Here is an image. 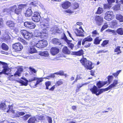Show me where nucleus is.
Here are the masks:
<instances>
[{"label": "nucleus", "mask_w": 123, "mask_h": 123, "mask_svg": "<svg viewBox=\"0 0 123 123\" xmlns=\"http://www.w3.org/2000/svg\"><path fill=\"white\" fill-rule=\"evenodd\" d=\"M34 38L37 40L38 42V44L37 46L39 48H43L47 46V42L46 40L42 39L43 38V36H39L38 35H35Z\"/></svg>", "instance_id": "obj_1"}, {"label": "nucleus", "mask_w": 123, "mask_h": 123, "mask_svg": "<svg viewBox=\"0 0 123 123\" xmlns=\"http://www.w3.org/2000/svg\"><path fill=\"white\" fill-rule=\"evenodd\" d=\"M80 62L84 67L86 69L91 70L92 69L93 67L92 66V63L89 60H87L84 58L81 59Z\"/></svg>", "instance_id": "obj_2"}, {"label": "nucleus", "mask_w": 123, "mask_h": 123, "mask_svg": "<svg viewBox=\"0 0 123 123\" xmlns=\"http://www.w3.org/2000/svg\"><path fill=\"white\" fill-rule=\"evenodd\" d=\"M12 108L13 106L12 105H9L7 107L5 104L1 103L0 105V108L2 110L7 113L11 112L12 114H15L16 113L15 111L13 110Z\"/></svg>", "instance_id": "obj_3"}, {"label": "nucleus", "mask_w": 123, "mask_h": 123, "mask_svg": "<svg viewBox=\"0 0 123 123\" xmlns=\"http://www.w3.org/2000/svg\"><path fill=\"white\" fill-rule=\"evenodd\" d=\"M92 38L90 36L84 38L82 42V44L86 48H88L90 47L91 43L90 42L92 41Z\"/></svg>", "instance_id": "obj_4"}, {"label": "nucleus", "mask_w": 123, "mask_h": 123, "mask_svg": "<svg viewBox=\"0 0 123 123\" xmlns=\"http://www.w3.org/2000/svg\"><path fill=\"white\" fill-rule=\"evenodd\" d=\"M2 64L3 65V69L2 72L7 75H9L11 74V70L9 68L7 64L5 62L0 61V65Z\"/></svg>", "instance_id": "obj_5"}, {"label": "nucleus", "mask_w": 123, "mask_h": 123, "mask_svg": "<svg viewBox=\"0 0 123 123\" xmlns=\"http://www.w3.org/2000/svg\"><path fill=\"white\" fill-rule=\"evenodd\" d=\"M21 78L24 80H15L14 79H9L13 81L14 80L17 81L18 82L20 83L21 84V86H27L28 84V83L29 82L28 80H27L26 78L24 77H22Z\"/></svg>", "instance_id": "obj_6"}, {"label": "nucleus", "mask_w": 123, "mask_h": 123, "mask_svg": "<svg viewBox=\"0 0 123 123\" xmlns=\"http://www.w3.org/2000/svg\"><path fill=\"white\" fill-rule=\"evenodd\" d=\"M62 39H63L67 43L68 47L73 50L74 48V44L71 43V41L68 39L65 35L64 34V36Z\"/></svg>", "instance_id": "obj_7"}, {"label": "nucleus", "mask_w": 123, "mask_h": 123, "mask_svg": "<svg viewBox=\"0 0 123 123\" xmlns=\"http://www.w3.org/2000/svg\"><path fill=\"white\" fill-rule=\"evenodd\" d=\"M106 31L108 32H111L114 35H116L117 33L118 34L122 35H123V30L122 28H119L116 31L110 29H108L106 30Z\"/></svg>", "instance_id": "obj_8"}, {"label": "nucleus", "mask_w": 123, "mask_h": 123, "mask_svg": "<svg viewBox=\"0 0 123 123\" xmlns=\"http://www.w3.org/2000/svg\"><path fill=\"white\" fill-rule=\"evenodd\" d=\"M12 47L15 50L18 51L21 50L23 48L22 45L19 43H15L13 44Z\"/></svg>", "instance_id": "obj_9"}, {"label": "nucleus", "mask_w": 123, "mask_h": 123, "mask_svg": "<svg viewBox=\"0 0 123 123\" xmlns=\"http://www.w3.org/2000/svg\"><path fill=\"white\" fill-rule=\"evenodd\" d=\"M24 25L26 27L31 29L34 28L36 26L35 25L31 22H25Z\"/></svg>", "instance_id": "obj_10"}, {"label": "nucleus", "mask_w": 123, "mask_h": 123, "mask_svg": "<svg viewBox=\"0 0 123 123\" xmlns=\"http://www.w3.org/2000/svg\"><path fill=\"white\" fill-rule=\"evenodd\" d=\"M45 20L43 22H41L40 23V26L41 27L44 28H48L49 23V19L46 20L45 19Z\"/></svg>", "instance_id": "obj_11"}, {"label": "nucleus", "mask_w": 123, "mask_h": 123, "mask_svg": "<svg viewBox=\"0 0 123 123\" xmlns=\"http://www.w3.org/2000/svg\"><path fill=\"white\" fill-rule=\"evenodd\" d=\"M95 21L97 24L98 25H100L103 22V18L99 16H96L95 18Z\"/></svg>", "instance_id": "obj_12"}, {"label": "nucleus", "mask_w": 123, "mask_h": 123, "mask_svg": "<svg viewBox=\"0 0 123 123\" xmlns=\"http://www.w3.org/2000/svg\"><path fill=\"white\" fill-rule=\"evenodd\" d=\"M59 51V49L56 47H53L50 49L51 53L53 55H55L58 53Z\"/></svg>", "instance_id": "obj_13"}, {"label": "nucleus", "mask_w": 123, "mask_h": 123, "mask_svg": "<svg viewBox=\"0 0 123 123\" xmlns=\"http://www.w3.org/2000/svg\"><path fill=\"white\" fill-rule=\"evenodd\" d=\"M71 5V3L69 1H67L62 3L61 5V6L64 9H66L68 8Z\"/></svg>", "instance_id": "obj_14"}, {"label": "nucleus", "mask_w": 123, "mask_h": 123, "mask_svg": "<svg viewBox=\"0 0 123 123\" xmlns=\"http://www.w3.org/2000/svg\"><path fill=\"white\" fill-rule=\"evenodd\" d=\"M74 32L77 36L82 37H84V35L82 33V31L79 30L78 29L76 28Z\"/></svg>", "instance_id": "obj_15"}, {"label": "nucleus", "mask_w": 123, "mask_h": 123, "mask_svg": "<svg viewBox=\"0 0 123 123\" xmlns=\"http://www.w3.org/2000/svg\"><path fill=\"white\" fill-rule=\"evenodd\" d=\"M83 51L82 49H81L77 52L72 51L71 54L72 55H76L77 56H80L83 55Z\"/></svg>", "instance_id": "obj_16"}, {"label": "nucleus", "mask_w": 123, "mask_h": 123, "mask_svg": "<svg viewBox=\"0 0 123 123\" xmlns=\"http://www.w3.org/2000/svg\"><path fill=\"white\" fill-rule=\"evenodd\" d=\"M12 9L15 10L14 12L17 15H18L21 13V11L18 8H17L16 5H14L11 7Z\"/></svg>", "instance_id": "obj_17"}, {"label": "nucleus", "mask_w": 123, "mask_h": 123, "mask_svg": "<svg viewBox=\"0 0 123 123\" xmlns=\"http://www.w3.org/2000/svg\"><path fill=\"white\" fill-rule=\"evenodd\" d=\"M23 71V69L21 67H19L17 69V70L16 72L14 74V75L15 76H20V75L21 72Z\"/></svg>", "instance_id": "obj_18"}, {"label": "nucleus", "mask_w": 123, "mask_h": 123, "mask_svg": "<svg viewBox=\"0 0 123 123\" xmlns=\"http://www.w3.org/2000/svg\"><path fill=\"white\" fill-rule=\"evenodd\" d=\"M89 83V82H87L85 83H82L81 84L80 83H78L77 84V88L76 89V91L77 92L79 91L80 88L83 86L85 85H86Z\"/></svg>", "instance_id": "obj_19"}, {"label": "nucleus", "mask_w": 123, "mask_h": 123, "mask_svg": "<svg viewBox=\"0 0 123 123\" xmlns=\"http://www.w3.org/2000/svg\"><path fill=\"white\" fill-rule=\"evenodd\" d=\"M47 30L46 29H44L42 32L40 33L38 32V34L36 35L39 36H43V37L44 36H46L47 33Z\"/></svg>", "instance_id": "obj_20"}, {"label": "nucleus", "mask_w": 123, "mask_h": 123, "mask_svg": "<svg viewBox=\"0 0 123 123\" xmlns=\"http://www.w3.org/2000/svg\"><path fill=\"white\" fill-rule=\"evenodd\" d=\"M62 52L65 54H69L71 53V51L67 46H65L63 48Z\"/></svg>", "instance_id": "obj_21"}, {"label": "nucleus", "mask_w": 123, "mask_h": 123, "mask_svg": "<svg viewBox=\"0 0 123 123\" xmlns=\"http://www.w3.org/2000/svg\"><path fill=\"white\" fill-rule=\"evenodd\" d=\"M53 43L58 45H61L62 44L60 40L56 38H54L52 40Z\"/></svg>", "instance_id": "obj_22"}, {"label": "nucleus", "mask_w": 123, "mask_h": 123, "mask_svg": "<svg viewBox=\"0 0 123 123\" xmlns=\"http://www.w3.org/2000/svg\"><path fill=\"white\" fill-rule=\"evenodd\" d=\"M37 51V50L34 47H31L29 48L28 50V52L31 54L35 53Z\"/></svg>", "instance_id": "obj_23"}, {"label": "nucleus", "mask_w": 123, "mask_h": 123, "mask_svg": "<svg viewBox=\"0 0 123 123\" xmlns=\"http://www.w3.org/2000/svg\"><path fill=\"white\" fill-rule=\"evenodd\" d=\"M90 90L92 94H95L96 95L98 91L97 87L95 86H94L92 88L90 89Z\"/></svg>", "instance_id": "obj_24"}, {"label": "nucleus", "mask_w": 123, "mask_h": 123, "mask_svg": "<svg viewBox=\"0 0 123 123\" xmlns=\"http://www.w3.org/2000/svg\"><path fill=\"white\" fill-rule=\"evenodd\" d=\"M107 83V82H102L100 81H98L97 84L99 88H100Z\"/></svg>", "instance_id": "obj_25"}, {"label": "nucleus", "mask_w": 123, "mask_h": 123, "mask_svg": "<svg viewBox=\"0 0 123 123\" xmlns=\"http://www.w3.org/2000/svg\"><path fill=\"white\" fill-rule=\"evenodd\" d=\"M39 54L41 56H43L45 57H48L49 55V53L47 51H40L39 52Z\"/></svg>", "instance_id": "obj_26"}, {"label": "nucleus", "mask_w": 123, "mask_h": 123, "mask_svg": "<svg viewBox=\"0 0 123 123\" xmlns=\"http://www.w3.org/2000/svg\"><path fill=\"white\" fill-rule=\"evenodd\" d=\"M7 25L10 27H13L14 26L15 24L14 22L11 20H8L6 23Z\"/></svg>", "instance_id": "obj_27"}, {"label": "nucleus", "mask_w": 123, "mask_h": 123, "mask_svg": "<svg viewBox=\"0 0 123 123\" xmlns=\"http://www.w3.org/2000/svg\"><path fill=\"white\" fill-rule=\"evenodd\" d=\"M41 16H33L31 18L32 20L35 22L40 21Z\"/></svg>", "instance_id": "obj_28"}, {"label": "nucleus", "mask_w": 123, "mask_h": 123, "mask_svg": "<svg viewBox=\"0 0 123 123\" xmlns=\"http://www.w3.org/2000/svg\"><path fill=\"white\" fill-rule=\"evenodd\" d=\"M25 13V15H31L32 13V12L31 10V7H29Z\"/></svg>", "instance_id": "obj_29"}, {"label": "nucleus", "mask_w": 123, "mask_h": 123, "mask_svg": "<svg viewBox=\"0 0 123 123\" xmlns=\"http://www.w3.org/2000/svg\"><path fill=\"white\" fill-rule=\"evenodd\" d=\"M37 42H36L35 40H32L30 43V44L31 45V47H34L35 46H36L37 48H38V46H37V44H38Z\"/></svg>", "instance_id": "obj_30"}, {"label": "nucleus", "mask_w": 123, "mask_h": 123, "mask_svg": "<svg viewBox=\"0 0 123 123\" xmlns=\"http://www.w3.org/2000/svg\"><path fill=\"white\" fill-rule=\"evenodd\" d=\"M118 84V80H114L113 81V83L110 85V87L112 88L116 87V85Z\"/></svg>", "instance_id": "obj_31"}, {"label": "nucleus", "mask_w": 123, "mask_h": 123, "mask_svg": "<svg viewBox=\"0 0 123 123\" xmlns=\"http://www.w3.org/2000/svg\"><path fill=\"white\" fill-rule=\"evenodd\" d=\"M27 6V4H19L18 6V8L20 9V10L22 11V10L24 8Z\"/></svg>", "instance_id": "obj_32"}, {"label": "nucleus", "mask_w": 123, "mask_h": 123, "mask_svg": "<svg viewBox=\"0 0 123 123\" xmlns=\"http://www.w3.org/2000/svg\"><path fill=\"white\" fill-rule=\"evenodd\" d=\"M46 116V115H40L37 116V119L39 120H44Z\"/></svg>", "instance_id": "obj_33"}, {"label": "nucleus", "mask_w": 123, "mask_h": 123, "mask_svg": "<svg viewBox=\"0 0 123 123\" xmlns=\"http://www.w3.org/2000/svg\"><path fill=\"white\" fill-rule=\"evenodd\" d=\"M27 33H27V35H25V36L24 37L25 39H27L28 40H29L31 38L32 36V34L31 33H30L28 31Z\"/></svg>", "instance_id": "obj_34"}, {"label": "nucleus", "mask_w": 123, "mask_h": 123, "mask_svg": "<svg viewBox=\"0 0 123 123\" xmlns=\"http://www.w3.org/2000/svg\"><path fill=\"white\" fill-rule=\"evenodd\" d=\"M27 33H27V35H25V36L24 37L25 39H27L28 40H29L31 38L32 36V34L31 33H30L28 31Z\"/></svg>", "instance_id": "obj_35"}, {"label": "nucleus", "mask_w": 123, "mask_h": 123, "mask_svg": "<svg viewBox=\"0 0 123 123\" xmlns=\"http://www.w3.org/2000/svg\"><path fill=\"white\" fill-rule=\"evenodd\" d=\"M3 39L6 41L8 40L10 37L7 33L5 34L3 36Z\"/></svg>", "instance_id": "obj_36"}, {"label": "nucleus", "mask_w": 123, "mask_h": 123, "mask_svg": "<svg viewBox=\"0 0 123 123\" xmlns=\"http://www.w3.org/2000/svg\"><path fill=\"white\" fill-rule=\"evenodd\" d=\"M37 80L36 84H35L34 86H35L34 87H36V86L37 85L39 84L40 83L42 82L43 80L42 78H37Z\"/></svg>", "instance_id": "obj_37"}, {"label": "nucleus", "mask_w": 123, "mask_h": 123, "mask_svg": "<svg viewBox=\"0 0 123 123\" xmlns=\"http://www.w3.org/2000/svg\"><path fill=\"white\" fill-rule=\"evenodd\" d=\"M1 46L2 49L5 50H7L8 49V46L4 43H3L2 44Z\"/></svg>", "instance_id": "obj_38"}, {"label": "nucleus", "mask_w": 123, "mask_h": 123, "mask_svg": "<svg viewBox=\"0 0 123 123\" xmlns=\"http://www.w3.org/2000/svg\"><path fill=\"white\" fill-rule=\"evenodd\" d=\"M120 48L119 46H117L114 50V52L117 53L116 54H118L121 53V51Z\"/></svg>", "instance_id": "obj_39"}, {"label": "nucleus", "mask_w": 123, "mask_h": 123, "mask_svg": "<svg viewBox=\"0 0 123 123\" xmlns=\"http://www.w3.org/2000/svg\"><path fill=\"white\" fill-rule=\"evenodd\" d=\"M114 16H105V18L108 21H110L114 18Z\"/></svg>", "instance_id": "obj_40"}, {"label": "nucleus", "mask_w": 123, "mask_h": 123, "mask_svg": "<svg viewBox=\"0 0 123 123\" xmlns=\"http://www.w3.org/2000/svg\"><path fill=\"white\" fill-rule=\"evenodd\" d=\"M36 120H37L35 117H32L30 118L28 121L29 123H34Z\"/></svg>", "instance_id": "obj_41"}, {"label": "nucleus", "mask_w": 123, "mask_h": 123, "mask_svg": "<svg viewBox=\"0 0 123 123\" xmlns=\"http://www.w3.org/2000/svg\"><path fill=\"white\" fill-rule=\"evenodd\" d=\"M101 40V39H99L98 37H97L94 40V43L97 44H99Z\"/></svg>", "instance_id": "obj_42"}, {"label": "nucleus", "mask_w": 123, "mask_h": 123, "mask_svg": "<svg viewBox=\"0 0 123 123\" xmlns=\"http://www.w3.org/2000/svg\"><path fill=\"white\" fill-rule=\"evenodd\" d=\"M116 18L120 22H123V16H116Z\"/></svg>", "instance_id": "obj_43"}, {"label": "nucleus", "mask_w": 123, "mask_h": 123, "mask_svg": "<svg viewBox=\"0 0 123 123\" xmlns=\"http://www.w3.org/2000/svg\"><path fill=\"white\" fill-rule=\"evenodd\" d=\"M51 82L49 81H47L45 82V85L46 86V89H49V86H50L51 84Z\"/></svg>", "instance_id": "obj_44"}, {"label": "nucleus", "mask_w": 123, "mask_h": 123, "mask_svg": "<svg viewBox=\"0 0 123 123\" xmlns=\"http://www.w3.org/2000/svg\"><path fill=\"white\" fill-rule=\"evenodd\" d=\"M18 39L24 45H27V43L24 40L21 38H19Z\"/></svg>", "instance_id": "obj_45"}, {"label": "nucleus", "mask_w": 123, "mask_h": 123, "mask_svg": "<svg viewBox=\"0 0 123 123\" xmlns=\"http://www.w3.org/2000/svg\"><path fill=\"white\" fill-rule=\"evenodd\" d=\"M79 6L78 4L76 2L74 3L72 6V7L74 9H75L77 8Z\"/></svg>", "instance_id": "obj_46"}, {"label": "nucleus", "mask_w": 123, "mask_h": 123, "mask_svg": "<svg viewBox=\"0 0 123 123\" xmlns=\"http://www.w3.org/2000/svg\"><path fill=\"white\" fill-rule=\"evenodd\" d=\"M46 118H47L48 123H52V118L51 117L46 115Z\"/></svg>", "instance_id": "obj_47"}, {"label": "nucleus", "mask_w": 123, "mask_h": 123, "mask_svg": "<svg viewBox=\"0 0 123 123\" xmlns=\"http://www.w3.org/2000/svg\"><path fill=\"white\" fill-rule=\"evenodd\" d=\"M114 9L115 11H117L120 9V5L117 4L115 5L114 7Z\"/></svg>", "instance_id": "obj_48"}, {"label": "nucleus", "mask_w": 123, "mask_h": 123, "mask_svg": "<svg viewBox=\"0 0 123 123\" xmlns=\"http://www.w3.org/2000/svg\"><path fill=\"white\" fill-rule=\"evenodd\" d=\"M106 23H105V24H106ZM108 27V25L106 24H105L102 26L101 29V31L102 32V31L104 30L105 29H106Z\"/></svg>", "instance_id": "obj_49"}, {"label": "nucleus", "mask_w": 123, "mask_h": 123, "mask_svg": "<svg viewBox=\"0 0 123 123\" xmlns=\"http://www.w3.org/2000/svg\"><path fill=\"white\" fill-rule=\"evenodd\" d=\"M28 31L25 30H22L20 31V33L24 37L26 34H27Z\"/></svg>", "instance_id": "obj_50"}, {"label": "nucleus", "mask_w": 123, "mask_h": 123, "mask_svg": "<svg viewBox=\"0 0 123 123\" xmlns=\"http://www.w3.org/2000/svg\"><path fill=\"white\" fill-rule=\"evenodd\" d=\"M82 75L81 74L78 75L77 76V77L75 80L74 81V82H76L78 80L81 79L82 78Z\"/></svg>", "instance_id": "obj_51"}, {"label": "nucleus", "mask_w": 123, "mask_h": 123, "mask_svg": "<svg viewBox=\"0 0 123 123\" xmlns=\"http://www.w3.org/2000/svg\"><path fill=\"white\" fill-rule=\"evenodd\" d=\"M102 9L101 7H99L98 9L97 12H96V13L100 14L102 13Z\"/></svg>", "instance_id": "obj_52"}, {"label": "nucleus", "mask_w": 123, "mask_h": 123, "mask_svg": "<svg viewBox=\"0 0 123 123\" xmlns=\"http://www.w3.org/2000/svg\"><path fill=\"white\" fill-rule=\"evenodd\" d=\"M31 115H27L24 117H23L22 119L24 120H26L28 119V118Z\"/></svg>", "instance_id": "obj_53"}, {"label": "nucleus", "mask_w": 123, "mask_h": 123, "mask_svg": "<svg viewBox=\"0 0 123 123\" xmlns=\"http://www.w3.org/2000/svg\"><path fill=\"white\" fill-rule=\"evenodd\" d=\"M104 92V91L103 89H101L100 90L98 89V93H97V94H96V95L97 96H98L103 93Z\"/></svg>", "instance_id": "obj_54"}, {"label": "nucleus", "mask_w": 123, "mask_h": 123, "mask_svg": "<svg viewBox=\"0 0 123 123\" xmlns=\"http://www.w3.org/2000/svg\"><path fill=\"white\" fill-rule=\"evenodd\" d=\"M112 76H109L108 77V80L109 83H110L113 79Z\"/></svg>", "instance_id": "obj_55"}, {"label": "nucleus", "mask_w": 123, "mask_h": 123, "mask_svg": "<svg viewBox=\"0 0 123 123\" xmlns=\"http://www.w3.org/2000/svg\"><path fill=\"white\" fill-rule=\"evenodd\" d=\"M111 5H109L108 3L107 4H105L104 5V7L105 9H108L111 7Z\"/></svg>", "instance_id": "obj_56"}, {"label": "nucleus", "mask_w": 123, "mask_h": 123, "mask_svg": "<svg viewBox=\"0 0 123 123\" xmlns=\"http://www.w3.org/2000/svg\"><path fill=\"white\" fill-rule=\"evenodd\" d=\"M63 83L62 81L61 80H60L57 81L55 85L57 86H59Z\"/></svg>", "instance_id": "obj_57"}, {"label": "nucleus", "mask_w": 123, "mask_h": 123, "mask_svg": "<svg viewBox=\"0 0 123 123\" xmlns=\"http://www.w3.org/2000/svg\"><path fill=\"white\" fill-rule=\"evenodd\" d=\"M121 70H119L117 71L116 73H113V76L115 77H117L118 75V74L119 73L121 72Z\"/></svg>", "instance_id": "obj_58"}, {"label": "nucleus", "mask_w": 123, "mask_h": 123, "mask_svg": "<svg viewBox=\"0 0 123 123\" xmlns=\"http://www.w3.org/2000/svg\"><path fill=\"white\" fill-rule=\"evenodd\" d=\"M3 20L1 18H0V27L1 28L4 27Z\"/></svg>", "instance_id": "obj_59"}, {"label": "nucleus", "mask_w": 123, "mask_h": 123, "mask_svg": "<svg viewBox=\"0 0 123 123\" xmlns=\"http://www.w3.org/2000/svg\"><path fill=\"white\" fill-rule=\"evenodd\" d=\"M17 114L18 116H22L25 114V113L24 112H18L17 113Z\"/></svg>", "instance_id": "obj_60"}, {"label": "nucleus", "mask_w": 123, "mask_h": 123, "mask_svg": "<svg viewBox=\"0 0 123 123\" xmlns=\"http://www.w3.org/2000/svg\"><path fill=\"white\" fill-rule=\"evenodd\" d=\"M108 43V40H105L101 44V45L103 47H104Z\"/></svg>", "instance_id": "obj_61"}, {"label": "nucleus", "mask_w": 123, "mask_h": 123, "mask_svg": "<svg viewBox=\"0 0 123 123\" xmlns=\"http://www.w3.org/2000/svg\"><path fill=\"white\" fill-rule=\"evenodd\" d=\"M113 14V12L112 11H109L107 12L105 14V15H112Z\"/></svg>", "instance_id": "obj_62"}, {"label": "nucleus", "mask_w": 123, "mask_h": 123, "mask_svg": "<svg viewBox=\"0 0 123 123\" xmlns=\"http://www.w3.org/2000/svg\"><path fill=\"white\" fill-rule=\"evenodd\" d=\"M108 3L109 5H111L113 3L115 2V0H107Z\"/></svg>", "instance_id": "obj_63"}, {"label": "nucleus", "mask_w": 123, "mask_h": 123, "mask_svg": "<svg viewBox=\"0 0 123 123\" xmlns=\"http://www.w3.org/2000/svg\"><path fill=\"white\" fill-rule=\"evenodd\" d=\"M29 69L31 71L32 73H36L37 71L35 69L32 68L31 67H29Z\"/></svg>", "instance_id": "obj_64"}]
</instances>
